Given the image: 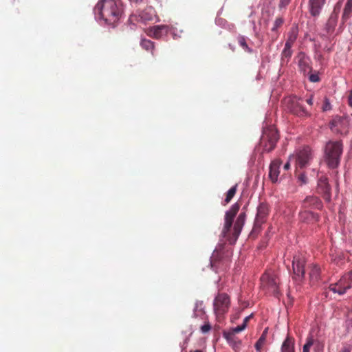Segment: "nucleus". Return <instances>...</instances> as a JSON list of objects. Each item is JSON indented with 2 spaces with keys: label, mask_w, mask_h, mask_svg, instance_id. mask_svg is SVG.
<instances>
[{
  "label": "nucleus",
  "mask_w": 352,
  "mask_h": 352,
  "mask_svg": "<svg viewBox=\"0 0 352 352\" xmlns=\"http://www.w3.org/2000/svg\"><path fill=\"white\" fill-rule=\"evenodd\" d=\"M170 31V27L167 25H158L150 27L146 30V34L153 38L160 39L167 35Z\"/></svg>",
  "instance_id": "13"
},
{
  "label": "nucleus",
  "mask_w": 352,
  "mask_h": 352,
  "mask_svg": "<svg viewBox=\"0 0 352 352\" xmlns=\"http://www.w3.org/2000/svg\"><path fill=\"white\" fill-rule=\"evenodd\" d=\"M140 46L146 51L154 54L155 43L146 38H142L140 41Z\"/></svg>",
  "instance_id": "26"
},
{
  "label": "nucleus",
  "mask_w": 352,
  "mask_h": 352,
  "mask_svg": "<svg viewBox=\"0 0 352 352\" xmlns=\"http://www.w3.org/2000/svg\"><path fill=\"white\" fill-rule=\"evenodd\" d=\"M245 329V325H243V324L239 325V326H237V327H236L234 328H232L231 329L230 332H228V333L224 334L225 338L227 340H229L231 336H234L236 333H238L242 331Z\"/></svg>",
  "instance_id": "30"
},
{
  "label": "nucleus",
  "mask_w": 352,
  "mask_h": 352,
  "mask_svg": "<svg viewBox=\"0 0 352 352\" xmlns=\"http://www.w3.org/2000/svg\"><path fill=\"white\" fill-rule=\"evenodd\" d=\"M193 316L195 318H201V319H205V318H206L205 316L204 305L203 301L198 300L195 302L193 310Z\"/></svg>",
  "instance_id": "24"
},
{
  "label": "nucleus",
  "mask_w": 352,
  "mask_h": 352,
  "mask_svg": "<svg viewBox=\"0 0 352 352\" xmlns=\"http://www.w3.org/2000/svg\"><path fill=\"white\" fill-rule=\"evenodd\" d=\"M230 305V297L225 293H220L215 297L213 302L214 312L219 320L228 312Z\"/></svg>",
  "instance_id": "6"
},
{
  "label": "nucleus",
  "mask_w": 352,
  "mask_h": 352,
  "mask_svg": "<svg viewBox=\"0 0 352 352\" xmlns=\"http://www.w3.org/2000/svg\"><path fill=\"white\" fill-rule=\"evenodd\" d=\"M318 191L321 194L324 199L330 202L331 199V187L328 183V179L326 177H321L318 183Z\"/></svg>",
  "instance_id": "15"
},
{
  "label": "nucleus",
  "mask_w": 352,
  "mask_h": 352,
  "mask_svg": "<svg viewBox=\"0 0 352 352\" xmlns=\"http://www.w3.org/2000/svg\"><path fill=\"white\" fill-rule=\"evenodd\" d=\"M309 274L311 283L314 285L320 278V268L317 265H311Z\"/></svg>",
  "instance_id": "22"
},
{
  "label": "nucleus",
  "mask_w": 352,
  "mask_h": 352,
  "mask_svg": "<svg viewBox=\"0 0 352 352\" xmlns=\"http://www.w3.org/2000/svg\"><path fill=\"white\" fill-rule=\"evenodd\" d=\"M336 8H334L333 12L330 16L327 25L326 29L327 32H331L334 30L338 21V13L336 12Z\"/></svg>",
  "instance_id": "25"
},
{
  "label": "nucleus",
  "mask_w": 352,
  "mask_h": 352,
  "mask_svg": "<svg viewBox=\"0 0 352 352\" xmlns=\"http://www.w3.org/2000/svg\"><path fill=\"white\" fill-rule=\"evenodd\" d=\"M292 55V47H287L286 45H285V47L281 53V61L282 63H287L289 61V59L291 58Z\"/></svg>",
  "instance_id": "27"
},
{
  "label": "nucleus",
  "mask_w": 352,
  "mask_h": 352,
  "mask_svg": "<svg viewBox=\"0 0 352 352\" xmlns=\"http://www.w3.org/2000/svg\"><path fill=\"white\" fill-rule=\"evenodd\" d=\"M211 329V325L208 322H206L204 325L201 327V331L203 333H208Z\"/></svg>",
  "instance_id": "37"
},
{
  "label": "nucleus",
  "mask_w": 352,
  "mask_h": 352,
  "mask_svg": "<svg viewBox=\"0 0 352 352\" xmlns=\"http://www.w3.org/2000/svg\"><path fill=\"white\" fill-rule=\"evenodd\" d=\"M350 126L349 119L346 116H336L330 122V129L334 133L346 134Z\"/></svg>",
  "instance_id": "10"
},
{
  "label": "nucleus",
  "mask_w": 352,
  "mask_h": 352,
  "mask_svg": "<svg viewBox=\"0 0 352 352\" xmlns=\"http://www.w3.org/2000/svg\"><path fill=\"white\" fill-rule=\"evenodd\" d=\"M309 80L316 82H318L320 80V78L317 74H311L309 76Z\"/></svg>",
  "instance_id": "38"
},
{
  "label": "nucleus",
  "mask_w": 352,
  "mask_h": 352,
  "mask_svg": "<svg viewBox=\"0 0 352 352\" xmlns=\"http://www.w3.org/2000/svg\"><path fill=\"white\" fill-rule=\"evenodd\" d=\"M237 41L240 46H241L245 52L248 53H251L252 52V49L248 47L245 38L243 36H239Z\"/></svg>",
  "instance_id": "31"
},
{
  "label": "nucleus",
  "mask_w": 352,
  "mask_h": 352,
  "mask_svg": "<svg viewBox=\"0 0 352 352\" xmlns=\"http://www.w3.org/2000/svg\"><path fill=\"white\" fill-rule=\"evenodd\" d=\"M290 2V0H280L279 3L280 8L286 7Z\"/></svg>",
  "instance_id": "40"
},
{
  "label": "nucleus",
  "mask_w": 352,
  "mask_h": 352,
  "mask_svg": "<svg viewBox=\"0 0 352 352\" xmlns=\"http://www.w3.org/2000/svg\"><path fill=\"white\" fill-rule=\"evenodd\" d=\"M294 343V338L287 336L283 342L281 352H295Z\"/></svg>",
  "instance_id": "23"
},
{
  "label": "nucleus",
  "mask_w": 352,
  "mask_h": 352,
  "mask_svg": "<svg viewBox=\"0 0 352 352\" xmlns=\"http://www.w3.org/2000/svg\"><path fill=\"white\" fill-rule=\"evenodd\" d=\"M345 5L347 6L348 7L352 8V0H347Z\"/></svg>",
  "instance_id": "45"
},
{
  "label": "nucleus",
  "mask_w": 352,
  "mask_h": 352,
  "mask_svg": "<svg viewBox=\"0 0 352 352\" xmlns=\"http://www.w3.org/2000/svg\"><path fill=\"white\" fill-rule=\"evenodd\" d=\"M268 214V205L265 203L260 204L257 208V213L254 225V230L259 229L262 224L266 221Z\"/></svg>",
  "instance_id": "12"
},
{
  "label": "nucleus",
  "mask_w": 352,
  "mask_h": 352,
  "mask_svg": "<svg viewBox=\"0 0 352 352\" xmlns=\"http://www.w3.org/2000/svg\"><path fill=\"white\" fill-rule=\"evenodd\" d=\"M322 202L318 197L315 196H307L302 201V208L305 210L321 209Z\"/></svg>",
  "instance_id": "16"
},
{
  "label": "nucleus",
  "mask_w": 352,
  "mask_h": 352,
  "mask_svg": "<svg viewBox=\"0 0 352 352\" xmlns=\"http://www.w3.org/2000/svg\"><path fill=\"white\" fill-rule=\"evenodd\" d=\"M314 344V339L312 337H309L307 339L306 343L303 346L302 352H309L311 347Z\"/></svg>",
  "instance_id": "34"
},
{
  "label": "nucleus",
  "mask_w": 352,
  "mask_h": 352,
  "mask_svg": "<svg viewBox=\"0 0 352 352\" xmlns=\"http://www.w3.org/2000/svg\"><path fill=\"white\" fill-rule=\"evenodd\" d=\"M290 167V164L289 162H287L285 165H284V169L285 170H288Z\"/></svg>",
  "instance_id": "46"
},
{
  "label": "nucleus",
  "mask_w": 352,
  "mask_h": 352,
  "mask_svg": "<svg viewBox=\"0 0 352 352\" xmlns=\"http://www.w3.org/2000/svg\"><path fill=\"white\" fill-rule=\"evenodd\" d=\"M352 287V270L344 274L340 279L329 285V289L333 293L343 295Z\"/></svg>",
  "instance_id": "8"
},
{
  "label": "nucleus",
  "mask_w": 352,
  "mask_h": 352,
  "mask_svg": "<svg viewBox=\"0 0 352 352\" xmlns=\"http://www.w3.org/2000/svg\"><path fill=\"white\" fill-rule=\"evenodd\" d=\"M340 352H351V349L349 347H344Z\"/></svg>",
  "instance_id": "44"
},
{
  "label": "nucleus",
  "mask_w": 352,
  "mask_h": 352,
  "mask_svg": "<svg viewBox=\"0 0 352 352\" xmlns=\"http://www.w3.org/2000/svg\"><path fill=\"white\" fill-rule=\"evenodd\" d=\"M301 98L296 96H289L285 99V104L287 109L293 114L299 117H309L310 113L300 103Z\"/></svg>",
  "instance_id": "7"
},
{
  "label": "nucleus",
  "mask_w": 352,
  "mask_h": 352,
  "mask_svg": "<svg viewBox=\"0 0 352 352\" xmlns=\"http://www.w3.org/2000/svg\"><path fill=\"white\" fill-rule=\"evenodd\" d=\"M232 252L223 248L215 250L210 258V264L214 270H225L231 263Z\"/></svg>",
  "instance_id": "4"
},
{
  "label": "nucleus",
  "mask_w": 352,
  "mask_h": 352,
  "mask_svg": "<svg viewBox=\"0 0 352 352\" xmlns=\"http://www.w3.org/2000/svg\"><path fill=\"white\" fill-rule=\"evenodd\" d=\"M240 206L241 205L239 203H235L225 214V223L222 230V234L225 238H226L230 244H234L236 242L245 223L246 214L245 212H241L238 216L232 231L233 220L239 212Z\"/></svg>",
  "instance_id": "1"
},
{
  "label": "nucleus",
  "mask_w": 352,
  "mask_h": 352,
  "mask_svg": "<svg viewBox=\"0 0 352 352\" xmlns=\"http://www.w3.org/2000/svg\"><path fill=\"white\" fill-rule=\"evenodd\" d=\"M325 0H309V12L311 16H317L320 14Z\"/></svg>",
  "instance_id": "19"
},
{
  "label": "nucleus",
  "mask_w": 352,
  "mask_h": 352,
  "mask_svg": "<svg viewBox=\"0 0 352 352\" xmlns=\"http://www.w3.org/2000/svg\"><path fill=\"white\" fill-rule=\"evenodd\" d=\"M343 152V144L341 141H329L324 147V160L328 166L335 168L340 164Z\"/></svg>",
  "instance_id": "3"
},
{
  "label": "nucleus",
  "mask_w": 352,
  "mask_h": 352,
  "mask_svg": "<svg viewBox=\"0 0 352 352\" xmlns=\"http://www.w3.org/2000/svg\"><path fill=\"white\" fill-rule=\"evenodd\" d=\"M331 109V104L329 102V100L327 98H324V104L322 105V109L323 111H329Z\"/></svg>",
  "instance_id": "36"
},
{
  "label": "nucleus",
  "mask_w": 352,
  "mask_h": 352,
  "mask_svg": "<svg viewBox=\"0 0 352 352\" xmlns=\"http://www.w3.org/2000/svg\"><path fill=\"white\" fill-rule=\"evenodd\" d=\"M282 162L280 160H275L270 163L269 178L274 184L278 182L280 174V167Z\"/></svg>",
  "instance_id": "17"
},
{
  "label": "nucleus",
  "mask_w": 352,
  "mask_h": 352,
  "mask_svg": "<svg viewBox=\"0 0 352 352\" xmlns=\"http://www.w3.org/2000/svg\"><path fill=\"white\" fill-rule=\"evenodd\" d=\"M253 316L252 314H250V316L245 317L243 320V325H245V327L246 328L247 327V324H248V322H249V320H250V318H252Z\"/></svg>",
  "instance_id": "41"
},
{
  "label": "nucleus",
  "mask_w": 352,
  "mask_h": 352,
  "mask_svg": "<svg viewBox=\"0 0 352 352\" xmlns=\"http://www.w3.org/2000/svg\"><path fill=\"white\" fill-rule=\"evenodd\" d=\"M297 36L296 34H291L289 36L285 45L287 46V47H292L294 43L295 42Z\"/></svg>",
  "instance_id": "35"
},
{
  "label": "nucleus",
  "mask_w": 352,
  "mask_h": 352,
  "mask_svg": "<svg viewBox=\"0 0 352 352\" xmlns=\"http://www.w3.org/2000/svg\"><path fill=\"white\" fill-rule=\"evenodd\" d=\"M94 11L107 23L113 25L120 18L122 8L119 0H100L96 5Z\"/></svg>",
  "instance_id": "2"
},
{
  "label": "nucleus",
  "mask_w": 352,
  "mask_h": 352,
  "mask_svg": "<svg viewBox=\"0 0 352 352\" xmlns=\"http://www.w3.org/2000/svg\"><path fill=\"white\" fill-rule=\"evenodd\" d=\"M190 352H204V351L202 350L197 349V350H195V351H190Z\"/></svg>",
  "instance_id": "47"
},
{
  "label": "nucleus",
  "mask_w": 352,
  "mask_h": 352,
  "mask_svg": "<svg viewBox=\"0 0 352 352\" xmlns=\"http://www.w3.org/2000/svg\"><path fill=\"white\" fill-rule=\"evenodd\" d=\"M261 287L276 296L278 294V278L274 274H264L261 278Z\"/></svg>",
  "instance_id": "11"
},
{
  "label": "nucleus",
  "mask_w": 352,
  "mask_h": 352,
  "mask_svg": "<svg viewBox=\"0 0 352 352\" xmlns=\"http://www.w3.org/2000/svg\"><path fill=\"white\" fill-rule=\"evenodd\" d=\"M279 139L277 130L272 126L265 128L260 140L263 152L270 153L274 149Z\"/></svg>",
  "instance_id": "5"
},
{
  "label": "nucleus",
  "mask_w": 352,
  "mask_h": 352,
  "mask_svg": "<svg viewBox=\"0 0 352 352\" xmlns=\"http://www.w3.org/2000/svg\"><path fill=\"white\" fill-rule=\"evenodd\" d=\"M312 158L311 150L309 146H305L300 150L296 159L297 166L302 168L309 164V161Z\"/></svg>",
  "instance_id": "14"
},
{
  "label": "nucleus",
  "mask_w": 352,
  "mask_h": 352,
  "mask_svg": "<svg viewBox=\"0 0 352 352\" xmlns=\"http://www.w3.org/2000/svg\"><path fill=\"white\" fill-rule=\"evenodd\" d=\"M350 94H352V89L350 91Z\"/></svg>",
  "instance_id": "48"
},
{
  "label": "nucleus",
  "mask_w": 352,
  "mask_h": 352,
  "mask_svg": "<svg viewBox=\"0 0 352 352\" xmlns=\"http://www.w3.org/2000/svg\"><path fill=\"white\" fill-rule=\"evenodd\" d=\"M236 187H237V185L236 184L235 186H232L227 192L226 194V197L225 199V203L226 204H228L231 200L233 198V197L234 196V195L236 194Z\"/></svg>",
  "instance_id": "32"
},
{
  "label": "nucleus",
  "mask_w": 352,
  "mask_h": 352,
  "mask_svg": "<svg viewBox=\"0 0 352 352\" xmlns=\"http://www.w3.org/2000/svg\"><path fill=\"white\" fill-rule=\"evenodd\" d=\"M267 333V329H265L258 341L255 344V349L257 351H261V349L266 340V336Z\"/></svg>",
  "instance_id": "29"
},
{
  "label": "nucleus",
  "mask_w": 352,
  "mask_h": 352,
  "mask_svg": "<svg viewBox=\"0 0 352 352\" xmlns=\"http://www.w3.org/2000/svg\"><path fill=\"white\" fill-rule=\"evenodd\" d=\"M298 65L300 69L303 70L305 72L307 69H309L308 59L306 58L304 55L300 58Z\"/></svg>",
  "instance_id": "33"
},
{
  "label": "nucleus",
  "mask_w": 352,
  "mask_h": 352,
  "mask_svg": "<svg viewBox=\"0 0 352 352\" xmlns=\"http://www.w3.org/2000/svg\"><path fill=\"white\" fill-rule=\"evenodd\" d=\"M306 102L309 105H310V106L313 105V104H314L313 95H311L310 97L306 100Z\"/></svg>",
  "instance_id": "42"
},
{
  "label": "nucleus",
  "mask_w": 352,
  "mask_h": 352,
  "mask_svg": "<svg viewBox=\"0 0 352 352\" xmlns=\"http://www.w3.org/2000/svg\"><path fill=\"white\" fill-rule=\"evenodd\" d=\"M352 16V8L344 6L342 15V24L344 25Z\"/></svg>",
  "instance_id": "28"
},
{
  "label": "nucleus",
  "mask_w": 352,
  "mask_h": 352,
  "mask_svg": "<svg viewBox=\"0 0 352 352\" xmlns=\"http://www.w3.org/2000/svg\"><path fill=\"white\" fill-rule=\"evenodd\" d=\"M299 216L301 221L307 223L314 222L318 220L317 214L309 210L303 209V210L300 212Z\"/></svg>",
  "instance_id": "20"
},
{
  "label": "nucleus",
  "mask_w": 352,
  "mask_h": 352,
  "mask_svg": "<svg viewBox=\"0 0 352 352\" xmlns=\"http://www.w3.org/2000/svg\"><path fill=\"white\" fill-rule=\"evenodd\" d=\"M284 23V19L283 17H277L274 22L273 27L271 29V39L272 42L275 41L278 37V28L281 27Z\"/></svg>",
  "instance_id": "21"
},
{
  "label": "nucleus",
  "mask_w": 352,
  "mask_h": 352,
  "mask_svg": "<svg viewBox=\"0 0 352 352\" xmlns=\"http://www.w3.org/2000/svg\"><path fill=\"white\" fill-rule=\"evenodd\" d=\"M139 17L141 21L146 23L153 21L157 16L155 10L151 6H148L140 12Z\"/></svg>",
  "instance_id": "18"
},
{
  "label": "nucleus",
  "mask_w": 352,
  "mask_h": 352,
  "mask_svg": "<svg viewBox=\"0 0 352 352\" xmlns=\"http://www.w3.org/2000/svg\"><path fill=\"white\" fill-rule=\"evenodd\" d=\"M298 179L301 182L302 184H306L307 182V177L305 174H300L298 176Z\"/></svg>",
  "instance_id": "39"
},
{
  "label": "nucleus",
  "mask_w": 352,
  "mask_h": 352,
  "mask_svg": "<svg viewBox=\"0 0 352 352\" xmlns=\"http://www.w3.org/2000/svg\"><path fill=\"white\" fill-rule=\"evenodd\" d=\"M348 104L352 107V94H349L348 96Z\"/></svg>",
  "instance_id": "43"
},
{
  "label": "nucleus",
  "mask_w": 352,
  "mask_h": 352,
  "mask_svg": "<svg viewBox=\"0 0 352 352\" xmlns=\"http://www.w3.org/2000/svg\"><path fill=\"white\" fill-rule=\"evenodd\" d=\"M305 258L300 255H296L293 258L292 268H293V279L298 282L301 283L305 277Z\"/></svg>",
  "instance_id": "9"
}]
</instances>
